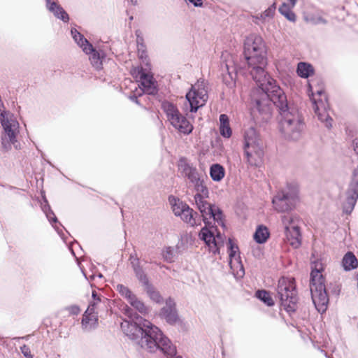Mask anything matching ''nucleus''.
<instances>
[{
    "mask_svg": "<svg viewBox=\"0 0 358 358\" xmlns=\"http://www.w3.org/2000/svg\"><path fill=\"white\" fill-rule=\"evenodd\" d=\"M125 314L131 320V322L124 321L121 323V328L131 339L139 338L138 343L141 348L150 352H155L159 349L168 358H182L177 355L176 347L157 327L133 314L129 307L125 308Z\"/></svg>",
    "mask_w": 358,
    "mask_h": 358,
    "instance_id": "nucleus-1",
    "label": "nucleus"
},
{
    "mask_svg": "<svg viewBox=\"0 0 358 358\" xmlns=\"http://www.w3.org/2000/svg\"><path fill=\"white\" fill-rule=\"evenodd\" d=\"M244 55L250 73L262 92H268L275 101H285L283 90L265 71L267 65V46L261 36L250 34L244 41Z\"/></svg>",
    "mask_w": 358,
    "mask_h": 358,
    "instance_id": "nucleus-2",
    "label": "nucleus"
},
{
    "mask_svg": "<svg viewBox=\"0 0 358 358\" xmlns=\"http://www.w3.org/2000/svg\"><path fill=\"white\" fill-rule=\"evenodd\" d=\"M271 94L268 92H261L259 96L255 94L252 98V113L255 115L257 113L262 116L263 120H267L271 114L272 103L277 105L280 109L281 118L279 122L280 133L285 138L299 139L305 127L301 115L296 109L287 107L286 97L283 103L275 101Z\"/></svg>",
    "mask_w": 358,
    "mask_h": 358,
    "instance_id": "nucleus-3",
    "label": "nucleus"
},
{
    "mask_svg": "<svg viewBox=\"0 0 358 358\" xmlns=\"http://www.w3.org/2000/svg\"><path fill=\"white\" fill-rule=\"evenodd\" d=\"M215 231L213 228L203 227L199 234V238L205 242L209 250L214 254L219 253L220 249L227 241L229 264L231 272L236 278H242L245 274V271L237 243L231 238L227 239L220 232L215 234Z\"/></svg>",
    "mask_w": 358,
    "mask_h": 358,
    "instance_id": "nucleus-4",
    "label": "nucleus"
},
{
    "mask_svg": "<svg viewBox=\"0 0 358 358\" xmlns=\"http://www.w3.org/2000/svg\"><path fill=\"white\" fill-rule=\"evenodd\" d=\"M138 54L141 61V66L134 67L131 70V74L138 82L133 83L129 79L124 80V85L127 83L131 84L130 90L133 95L130 96L132 101L138 103L137 96L145 92L148 94H153L156 92V84L150 73V65L145 51V45L137 41Z\"/></svg>",
    "mask_w": 358,
    "mask_h": 358,
    "instance_id": "nucleus-5",
    "label": "nucleus"
},
{
    "mask_svg": "<svg viewBox=\"0 0 358 358\" xmlns=\"http://www.w3.org/2000/svg\"><path fill=\"white\" fill-rule=\"evenodd\" d=\"M323 264L319 261L312 264L310 291L313 302L320 313H324L329 303V297L326 292L322 271Z\"/></svg>",
    "mask_w": 358,
    "mask_h": 358,
    "instance_id": "nucleus-6",
    "label": "nucleus"
},
{
    "mask_svg": "<svg viewBox=\"0 0 358 358\" xmlns=\"http://www.w3.org/2000/svg\"><path fill=\"white\" fill-rule=\"evenodd\" d=\"M244 153L248 163L259 166L263 162L264 151L256 129L250 127L245 130L244 136Z\"/></svg>",
    "mask_w": 358,
    "mask_h": 358,
    "instance_id": "nucleus-7",
    "label": "nucleus"
},
{
    "mask_svg": "<svg viewBox=\"0 0 358 358\" xmlns=\"http://www.w3.org/2000/svg\"><path fill=\"white\" fill-rule=\"evenodd\" d=\"M0 122L3 128L4 134L1 137V144L4 150L11 149L13 144L17 141L19 133V123L13 114L8 111H1Z\"/></svg>",
    "mask_w": 358,
    "mask_h": 358,
    "instance_id": "nucleus-8",
    "label": "nucleus"
},
{
    "mask_svg": "<svg viewBox=\"0 0 358 358\" xmlns=\"http://www.w3.org/2000/svg\"><path fill=\"white\" fill-rule=\"evenodd\" d=\"M308 94L313 102V108L319 120L324 122L325 126L330 128L332 126V119L328 113V104L326 95L322 87L313 91L310 83L308 84Z\"/></svg>",
    "mask_w": 358,
    "mask_h": 358,
    "instance_id": "nucleus-9",
    "label": "nucleus"
},
{
    "mask_svg": "<svg viewBox=\"0 0 358 358\" xmlns=\"http://www.w3.org/2000/svg\"><path fill=\"white\" fill-rule=\"evenodd\" d=\"M278 294L284 309L289 313L294 311L297 299L293 279L281 278L278 281Z\"/></svg>",
    "mask_w": 358,
    "mask_h": 358,
    "instance_id": "nucleus-10",
    "label": "nucleus"
},
{
    "mask_svg": "<svg viewBox=\"0 0 358 358\" xmlns=\"http://www.w3.org/2000/svg\"><path fill=\"white\" fill-rule=\"evenodd\" d=\"M162 108L166 114L168 120L175 129L184 134H189L192 131V124L180 113L173 104L167 101L164 102Z\"/></svg>",
    "mask_w": 358,
    "mask_h": 358,
    "instance_id": "nucleus-11",
    "label": "nucleus"
},
{
    "mask_svg": "<svg viewBox=\"0 0 358 358\" xmlns=\"http://www.w3.org/2000/svg\"><path fill=\"white\" fill-rule=\"evenodd\" d=\"M186 99L190 107V112L196 113L203 106L208 100L207 90L203 82H197L186 94Z\"/></svg>",
    "mask_w": 358,
    "mask_h": 358,
    "instance_id": "nucleus-12",
    "label": "nucleus"
},
{
    "mask_svg": "<svg viewBox=\"0 0 358 358\" xmlns=\"http://www.w3.org/2000/svg\"><path fill=\"white\" fill-rule=\"evenodd\" d=\"M298 199L297 188L284 189L278 192L273 199L274 208L278 212H286L293 207Z\"/></svg>",
    "mask_w": 358,
    "mask_h": 358,
    "instance_id": "nucleus-13",
    "label": "nucleus"
},
{
    "mask_svg": "<svg viewBox=\"0 0 358 358\" xmlns=\"http://www.w3.org/2000/svg\"><path fill=\"white\" fill-rule=\"evenodd\" d=\"M169 201L176 216L180 217L183 222L191 226L196 224L194 210L187 204L173 196H169Z\"/></svg>",
    "mask_w": 358,
    "mask_h": 358,
    "instance_id": "nucleus-14",
    "label": "nucleus"
},
{
    "mask_svg": "<svg viewBox=\"0 0 358 358\" xmlns=\"http://www.w3.org/2000/svg\"><path fill=\"white\" fill-rule=\"evenodd\" d=\"M116 289L120 294L126 299L129 304L140 313L146 315L149 313L148 308L145 306L143 302L139 300L127 287L122 284H119L117 285Z\"/></svg>",
    "mask_w": 358,
    "mask_h": 358,
    "instance_id": "nucleus-15",
    "label": "nucleus"
},
{
    "mask_svg": "<svg viewBox=\"0 0 358 358\" xmlns=\"http://www.w3.org/2000/svg\"><path fill=\"white\" fill-rule=\"evenodd\" d=\"M93 301L89 305L82 320L83 327L86 329H90L96 327L98 322L96 313L94 312L95 306L100 301V299L97 297L96 293L92 292Z\"/></svg>",
    "mask_w": 358,
    "mask_h": 358,
    "instance_id": "nucleus-16",
    "label": "nucleus"
},
{
    "mask_svg": "<svg viewBox=\"0 0 358 358\" xmlns=\"http://www.w3.org/2000/svg\"><path fill=\"white\" fill-rule=\"evenodd\" d=\"M358 199V166L355 169L353 173L352 182L348 192V206H345L347 212H350Z\"/></svg>",
    "mask_w": 358,
    "mask_h": 358,
    "instance_id": "nucleus-17",
    "label": "nucleus"
},
{
    "mask_svg": "<svg viewBox=\"0 0 358 358\" xmlns=\"http://www.w3.org/2000/svg\"><path fill=\"white\" fill-rule=\"evenodd\" d=\"M159 315L170 324H174L178 321L176 303L173 299L169 298L166 301L165 306L161 309Z\"/></svg>",
    "mask_w": 358,
    "mask_h": 358,
    "instance_id": "nucleus-18",
    "label": "nucleus"
},
{
    "mask_svg": "<svg viewBox=\"0 0 358 358\" xmlns=\"http://www.w3.org/2000/svg\"><path fill=\"white\" fill-rule=\"evenodd\" d=\"M48 9L52 12L54 15L64 22H68L69 15L65 10L55 1L46 0Z\"/></svg>",
    "mask_w": 358,
    "mask_h": 358,
    "instance_id": "nucleus-19",
    "label": "nucleus"
},
{
    "mask_svg": "<svg viewBox=\"0 0 358 358\" xmlns=\"http://www.w3.org/2000/svg\"><path fill=\"white\" fill-rule=\"evenodd\" d=\"M286 239L294 248H297L301 245V234L299 227H293L292 229L285 231Z\"/></svg>",
    "mask_w": 358,
    "mask_h": 358,
    "instance_id": "nucleus-20",
    "label": "nucleus"
},
{
    "mask_svg": "<svg viewBox=\"0 0 358 358\" xmlns=\"http://www.w3.org/2000/svg\"><path fill=\"white\" fill-rule=\"evenodd\" d=\"M71 35L78 44V45L82 48L84 52H89L92 50V45L90 44L88 41L84 38V36L76 29H71Z\"/></svg>",
    "mask_w": 358,
    "mask_h": 358,
    "instance_id": "nucleus-21",
    "label": "nucleus"
},
{
    "mask_svg": "<svg viewBox=\"0 0 358 358\" xmlns=\"http://www.w3.org/2000/svg\"><path fill=\"white\" fill-rule=\"evenodd\" d=\"M206 198H202L197 196L196 197L195 203L196 205L197 208L199 210L200 213H201V215L203 218V220L205 221L210 213L211 212V210L213 209V207H214L215 205H211L206 200Z\"/></svg>",
    "mask_w": 358,
    "mask_h": 358,
    "instance_id": "nucleus-22",
    "label": "nucleus"
},
{
    "mask_svg": "<svg viewBox=\"0 0 358 358\" xmlns=\"http://www.w3.org/2000/svg\"><path fill=\"white\" fill-rule=\"evenodd\" d=\"M220 133L224 138H229L231 136L232 130L230 127L229 120L227 115L222 114L220 115Z\"/></svg>",
    "mask_w": 358,
    "mask_h": 358,
    "instance_id": "nucleus-23",
    "label": "nucleus"
},
{
    "mask_svg": "<svg viewBox=\"0 0 358 358\" xmlns=\"http://www.w3.org/2000/svg\"><path fill=\"white\" fill-rule=\"evenodd\" d=\"M284 231L291 229L293 227H299V217L294 213H287L281 216Z\"/></svg>",
    "mask_w": 358,
    "mask_h": 358,
    "instance_id": "nucleus-24",
    "label": "nucleus"
},
{
    "mask_svg": "<svg viewBox=\"0 0 358 358\" xmlns=\"http://www.w3.org/2000/svg\"><path fill=\"white\" fill-rule=\"evenodd\" d=\"M296 72L301 78H308L314 74L315 71L310 64L301 62L297 65Z\"/></svg>",
    "mask_w": 358,
    "mask_h": 358,
    "instance_id": "nucleus-25",
    "label": "nucleus"
},
{
    "mask_svg": "<svg viewBox=\"0 0 358 358\" xmlns=\"http://www.w3.org/2000/svg\"><path fill=\"white\" fill-rule=\"evenodd\" d=\"M270 234L268 228L263 225H259L256 229L254 234V240L259 244H262L266 242L269 238Z\"/></svg>",
    "mask_w": 358,
    "mask_h": 358,
    "instance_id": "nucleus-26",
    "label": "nucleus"
},
{
    "mask_svg": "<svg viewBox=\"0 0 358 358\" xmlns=\"http://www.w3.org/2000/svg\"><path fill=\"white\" fill-rule=\"evenodd\" d=\"M87 55H90V60L91 62L92 65L96 69H100L102 67V62L104 57L103 53L96 51L93 47L92 51L89 52H85Z\"/></svg>",
    "mask_w": 358,
    "mask_h": 358,
    "instance_id": "nucleus-27",
    "label": "nucleus"
},
{
    "mask_svg": "<svg viewBox=\"0 0 358 358\" xmlns=\"http://www.w3.org/2000/svg\"><path fill=\"white\" fill-rule=\"evenodd\" d=\"M210 176L215 182L221 181L225 176V170L219 164H214L210 167Z\"/></svg>",
    "mask_w": 358,
    "mask_h": 358,
    "instance_id": "nucleus-28",
    "label": "nucleus"
},
{
    "mask_svg": "<svg viewBox=\"0 0 358 358\" xmlns=\"http://www.w3.org/2000/svg\"><path fill=\"white\" fill-rule=\"evenodd\" d=\"M342 265L345 271H350L357 267L358 261L353 253L349 252L343 257Z\"/></svg>",
    "mask_w": 358,
    "mask_h": 358,
    "instance_id": "nucleus-29",
    "label": "nucleus"
},
{
    "mask_svg": "<svg viewBox=\"0 0 358 358\" xmlns=\"http://www.w3.org/2000/svg\"><path fill=\"white\" fill-rule=\"evenodd\" d=\"M208 216H210V217H212L215 222H216L218 225L224 227V215H223L222 211L218 206H215L214 207H213V209L211 210V212L210 213Z\"/></svg>",
    "mask_w": 358,
    "mask_h": 358,
    "instance_id": "nucleus-30",
    "label": "nucleus"
},
{
    "mask_svg": "<svg viewBox=\"0 0 358 358\" xmlns=\"http://www.w3.org/2000/svg\"><path fill=\"white\" fill-rule=\"evenodd\" d=\"M185 176L190 180L193 184L198 182L201 180L199 173L196 169L189 165H186L183 169Z\"/></svg>",
    "mask_w": 358,
    "mask_h": 358,
    "instance_id": "nucleus-31",
    "label": "nucleus"
},
{
    "mask_svg": "<svg viewBox=\"0 0 358 358\" xmlns=\"http://www.w3.org/2000/svg\"><path fill=\"white\" fill-rule=\"evenodd\" d=\"M194 186L196 191L194 199H196V197L197 196L200 197L201 199L208 197V189L205 185L204 182L202 180H199L198 182L194 183Z\"/></svg>",
    "mask_w": 358,
    "mask_h": 358,
    "instance_id": "nucleus-32",
    "label": "nucleus"
},
{
    "mask_svg": "<svg viewBox=\"0 0 358 358\" xmlns=\"http://www.w3.org/2000/svg\"><path fill=\"white\" fill-rule=\"evenodd\" d=\"M231 63H232V61H231L230 62H227L225 64V68L228 72V75L224 76V80L230 88H233L236 85L235 80L232 76V73L235 71V69L231 65Z\"/></svg>",
    "mask_w": 358,
    "mask_h": 358,
    "instance_id": "nucleus-33",
    "label": "nucleus"
},
{
    "mask_svg": "<svg viewBox=\"0 0 358 358\" xmlns=\"http://www.w3.org/2000/svg\"><path fill=\"white\" fill-rule=\"evenodd\" d=\"M293 8L291 7V6H289L287 3H283L280 8L279 11L280 13L284 15L288 20L291 22H295L296 20V15L292 11V9Z\"/></svg>",
    "mask_w": 358,
    "mask_h": 358,
    "instance_id": "nucleus-34",
    "label": "nucleus"
},
{
    "mask_svg": "<svg viewBox=\"0 0 358 358\" xmlns=\"http://www.w3.org/2000/svg\"><path fill=\"white\" fill-rule=\"evenodd\" d=\"M256 296L268 306L274 304L273 299L270 294L265 290H259L256 292Z\"/></svg>",
    "mask_w": 358,
    "mask_h": 358,
    "instance_id": "nucleus-35",
    "label": "nucleus"
},
{
    "mask_svg": "<svg viewBox=\"0 0 358 358\" xmlns=\"http://www.w3.org/2000/svg\"><path fill=\"white\" fill-rule=\"evenodd\" d=\"M162 255L166 262H172L175 259L174 249L171 247L165 248L162 252Z\"/></svg>",
    "mask_w": 358,
    "mask_h": 358,
    "instance_id": "nucleus-36",
    "label": "nucleus"
},
{
    "mask_svg": "<svg viewBox=\"0 0 358 358\" xmlns=\"http://www.w3.org/2000/svg\"><path fill=\"white\" fill-rule=\"evenodd\" d=\"M275 11V5H272L269 8H268L266 10H264L260 15V18L263 20H266L272 18L274 16Z\"/></svg>",
    "mask_w": 358,
    "mask_h": 358,
    "instance_id": "nucleus-37",
    "label": "nucleus"
},
{
    "mask_svg": "<svg viewBox=\"0 0 358 358\" xmlns=\"http://www.w3.org/2000/svg\"><path fill=\"white\" fill-rule=\"evenodd\" d=\"M148 294L152 301L157 303L161 302L162 296H160L159 293L157 291L154 290L152 289H149L148 290Z\"/></svg>",
    "mask_w": 358,
    "mask_h": 358,
    "instance_id": "nucleus-38",
    "label": "nucleus"
},
{
    "mask_svg": "<svg viewBox=\"0 0 358 358\" xmlns=\"http://www.w3.org/2000/svg\"><path fill=\"white\" fill-rule=\"evenodd\" d=\"M43 210L46 214L47 218L49 220L50 222H57V217H55V214L50 210L49 206H44L43 207Z\"/></svg>",
    "mask_w": 358,
    "mask_h": 358,
    "instance_id": "nucleus-39",
    "label": "nucleus"
},
{
    "mask_svg": "<svg viewBox=\"0 0 358 358\" xmlns=\"http://www.w3.org/2000/svg\"><path fill=\"white\" fill-rule=\"evenodd\" d=\"M132 264L134 265V262H132ZM134 268L138 278L142 282L145 283L147 282V278L143 272L139 268H136L135 266H134Z\"/></svg>",
    "mask_w": 358,
    "mask_h": 358,
    "instance_id": "nucleus-40",
    "label": "nucleus"
},
{
    "mask_svg": "<svg viewBox=\"0 0 358 358\" xmlns=\"http://www.w3.org/2000/svg\"><path fill=\"white\" fill-rule=\"evenodd\" d=\"M21 350H22V352L24 354V355L27 357V358H32V356L30 353V351L29 350L28 348H27L26 346H23L22 348H21Z\"/></svg>",
    "mask_w": 358,
    "mask_h": 358,
    "instance_id": "nucleus-41",
    "label": "nucleus"
},
{
    "mask_svg": "<svg viewBox=\"0 0 358 358\" xmlns=\"http://www.w3.org/2000/svg\"><path fill=\"white\" fill-rule=\"evenodd\" d=\"M190 3L194 4L195 6H201L202 5L201 0H188Z\"/></svg>",
    "mask_w": 358,
    "mask_h": 358,
    "instance_id": "nucleus-42",
    "label": "nucleus"
},
{
    "mask_svg": "<svg viewBox=\"0 0 358 358\" xmlns=\"http://www.w3.org/2000/svg\"><path fill=\"white\" fill-rule=\"evenodd\" d=\"M70 311L72 314H78L80 312V309L77 306H72L70 308Z\"/></svg>",
    "mask_w": 358,
    "mask_h": 358,
    "instance_id": "nucleus-43",
    "label": "nucleus"
},
{
    "mask_svg": "<svg viewBox=\"0 0 358 358\" xmlns=\"http://www.w3.org/2000/svg\"><path fill=\"white\" fill-rule=\"evenodd\" d=\"M287 2H288V5L289 6H291L292 8H294V6L296 5V0H287Z\"/></svg>",
    "mask_w": 358,
    "mask_h": 358,
    "instance_id": "nucleus-44",
    "label": "nucleus"
},
{
    "mask_svg": "<svg viewBox=\"0 0 358 358\" xmlns=\"http://www.w3.org/2000/svg\"><path fill=\"white\" fill-rule=\"evenodd\" d=\"M355 150L358 153V139L355 141Z\"/></svg>",
    "mask_w": 358,
    "mask_h": 358,
    "instance_id": "nucleus-45",
    "label": "nucleus"
},
{
    "mask_svg": "<svg viewBox=\"0 0 358 358\" xmlns=\"http://www.w3.org/2000/svg\"><path fill=\"white\" fill-rule=\"evenodd\" d=\"M132 3H135L136 2V0H131Z\"/></svg>",
    "mask_w": 358,
    "mask_h": 358,
    "instance_id": "nucleus-46",
    "label": "nucleus"
},
{
    "mask_svg": "<svg viewBox=\"0 0 358 358\" xmlns=\"http://www.w3.org/2000/svg\"><path fill=\"white\" fill-rule=\"evenodd\" d=\"M357 287H358V275L357 276Z\"/></svg>",
    "mask_w": 358,
    "mask_h": 358,
    "instance_id": "nucleus-47",
    "label": "nucleus"
},
{
    "mask_svg": "<svg viewBox=\"0 0 358 358\" xmlns=\"http://www.w3.org/2000/svg\"><path fill=\"white\" fill-rule=\"evenodd\" d=\"M99 278H102V275H101V274H99Z\"/></svg>",
    "mask_w": 358,
    "mask_h": 358,
    "instance_id": "nucleus-48",
    "label": "nucleus"
}]
</instances>
